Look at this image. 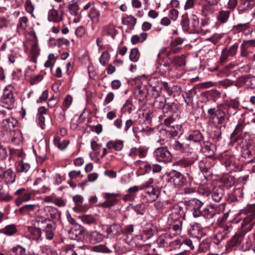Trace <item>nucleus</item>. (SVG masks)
<instances>
[{"label": "nucleus", "mask_w": 255, "mask_h": 255, "mask_svg": "<svg viewBox=\"0 0 255 255\" xmlns=\"http://www.w3.org/2000/svg\"><path fill=\"white\" fill-rule=\"evenodd\" d=\"M167 208L171 211L167 219L168 230L174 235H178L182 228L183 208L178 205H169Z\"/></svg>", "instance_id": "f257e3e1"}, {"label": "nucleus", "mask_w": 255, "mask_h": 255, "mask_svg": "<svg viewBox=\"0 0 255 255\" xmlns=\"http://www.w3.org/2000/svg\"><path fill=\"white\" fill-rule=\"evenodd\" d=\"M34 225L41 227L42 231L45 233L46 239L51 240L53 238L56 228L54 222L43 216H37L34 220Z\"/></svg>", "instance_id": "f03ea898"}, {"label": "nucleus", "mask_w": 255, "mask_h": 255, "mask_svg": "<svg viewBox=\"0 0 255 255\" xmlns=\"http://www.w3.org/2000/svg\"><path fill=\"white\" fill-rule=\"evenodd\" d=\"M241 214L245 216L241 224L242 228H244L245 232H248L252 229L255 224V203L248 205L241 211Z\"/></svg>", "instance_id": "7ed1b4c3"}, {"label": "nucleus", "mask_w": 255, "mask_h": 255, "mask_svg": "<svg viewBox=\"0 0 255 255\" xmlns=\"http://www.w3.org/2000/svg\"><path fill=\"white\" fill-rule=\"evenodd\" d=\"M15 98L14 96L13 87L11 85L6 86L0 99V105L7 109H12L15 105Z\"/></svg>", "instance_id": "20e7f679"}, {"label": "nucleus", "mask_w": 255, "mask_h": 255, "mask_svg": "<svg viewBox=\"0 0 255 255\" xmlns=\"http://www.w3.org/2000/svg\"><path fill=\"white\" fill-rule=\"evenodd\" d=\"M207 113L210 115V122L214 125L222 124L225 120L226 114L221 106H218L217 108H210Z\"/></svg>", "instance_id": "39448f33"}, {"label": "nucleus", "mask_w": 255, "mask_h": 255, "mask_svg": "<svg viewBox=\"0 0 255 255\" xmlns=\"http://www.w3.org/2000/svg\"><path fill=\"white\" fill-rule=\"evenodd\" d=\"M17 124V121L11 117L4 119L2 123V127L4 130L9 132H14L17 135L16 137L12 138V142H14L16 138H18L19 140H20L21 133L18 130L15 129Z\"/></svg>", "instance_id": "423d86ee"}, {"label": "nucleus", "mask_w": 255, "mask_h": 255, "mask_svg": "<svg viewBox=\"0 0 255 255\" xmlns=\"http://www.w3.org/2000/svg\"><path fill=\"white\" fill-rule=\"evenodd\" d=\"M173 233L168 230L165 234L161 235L155 241L154 245H157L159 247H167L169 246H175L174 240L173 237L177 235H174Z\"/></svg>", "instance_id": "0eeeda50"}, {"label": "nucleus", "mask_w": 255, "mask_h": 255, "mask_svg": "<svg viewBox=\"0 0 255 255\" xmlns=\"http://www.w3.org/2000/svg\"><path fill=\"white\" fill-rule=\"evenodd\" d=\"M40 211V206L38 204H27L18 209L16 212L18 215H28L30 217L39 216L38 213Z\"/></svg>", "instance_id": "6e6552de"}, {"label": "nucleus", "mask_w": 255, "mask_h": 255, "mask_svg": "<svg viewBox=\"0 0 255 255\" xmlns=\"http://www.w3.org/2000/svg\"><path fill=\"white\" fill-rule=\"evenodd\" d=\"M248 232H245L244 228L241 226V231L239 233L235 234L226 243V247L228 251L233 250L234 248L239 246L243 240V237Z\"/></svg>", "instance_id": "1a4fd4ad"}, {"label": "nucleus", "mask_w": 255, "mask_h": 255, "mask_svg": "<svg viewBox=\"0 0 255 255\" xmlns=\"http://www.w3.org/2000/svg\"><path fill=\"white\" fill-rule=\"evenodd\" d=\"M156 159L159 162H170L172 160L171 153L166 147L157 148L153 152Z\"/></svg>", "instance_id": "9d476101"}, {"label": "nucleus", "mask_w": 255, "mask_h": 255, "mask_svg": "<svg viewBox=\"0 0 255 255\" xmlns=\"http://www.w3.org/2000/svg\"><path fill=\"white\" fill-rule=\"evenodd\" d=\"M232 230V226L231 225L220 227L214 236L213 242L217 245L219 244L223 240L228 237V235Z\"/></svg>", "instance_id": "9b49d317"}, {"label": "nucleus", "mask_w": 255, "mask_h": 255, "mask_svg": "<svg viewBox=\"0 0 255 255\" xmlns=\"http://www.w3.org/2000/svg\"><path fill=\"white\" fill-rule=\"evenodd\" d=\"M198 159V156L196 154H193L192 156L189 157L183 158L180 159L174 162L173 164L174 166H178L180 168H191V166L193 164V163L197 160Z\"/></svg>", "instance_id": "f8f14e48"}, {"label": "nucleus", "mask_w": 255, "mask_h": 255, "mask_svg": "<svg viewBox=\"0 0 255 255\" xmlns=\"http://www.w3.org/2000/svg\"><path fill=\"white\" fill-rule=\"evenodd\" d=\"M170 181L176 187H181L185 185L186 179L179 172L173 171L170 173Z\"/></svg>", "instance_id": "ddd939ff"}, {"label": "nucleus", "mask_w": 255, "mask_h": 255, "mask_svg": "<svg viewBox=\"0 0 255 255\" xmlns=\"http://www.w3.org/2000/svg\"><path fill=\"white\" fill-rule=\"evenodd\" d=\"M160 194V191L157 188L149 187L145 191L143 200L147 203L153 202L157 199Z\"/></svg>", "instance_id": "4468645a"}, {"label": "nucleus", "mask_w": 255, "mask_h": 255, "mask_svg": "<svg viewBox=\"0 0 255 255\" xmlns=\"http://www.w3.org/2000/svg\"><path fill=\"white\" fill-rule=\"evenodd\" d=\"M133 231V226L128 225L125 227L124 232L125 234L126 235V238H125V240L126 243L129 246H134L136 245V244L135 243V241L136 239H138V238H141L140 236H138V235H136L133 237V235H132Z\"/></svg>", "instance_id": "2eb2a0df"}, {"label": "nucleus", "mask_w": 255, "mask_h": 255, "mask_svg": "<svg viewBox=\"0 0 255 255\" xmlns=\"http://www.w3.org/2000/svg\"><path fill=\"white\" fill-rule=\"evenodd\" d=\"M220 212V210L217 206L210 204L208 208L201 211V215L203 216L206 219H211L219 214Z\"/></svg>", "instance_id": "dca6fc26"}, {"label": "nucleus", "mask_w": 255, "mask_h": 255, "mask_svg": "<svg viewBox=\"0 0 255 255\" xmlns=\"http://www.w3.org/2000/svg\"><path fill=\"white\" fill-rule=\"evenodd\" d=\"M120 195L119 193H106L104 196L105 201L101 204L102 206L108 208L115 205L118 202L117 198Z\"/></svg>", "instance_id": "f3484780"}, {"label": "nucleus", "mask_w": 255, "mask_h": 255, "mask_svg": "<svg viewBox=\"0 0 255 255\" xmlns=\"http://www.w3.org/2000/svg\"><path fill=\"white\" fill-rule=\"evenodd\" d=\"M174 242L175 246L179 245V248L184 250L186 252L193 250L194 248L193 242L190 239H185L182 241L175 239L174 240Z\"/></svg>", "instance_id": "a211bd4d"}, {"label": "nucleus", "mask_w": 255, "mask_h": 255, "mask_svg": "<svg viewBox=\"0 0 255 255\" xmlns=\"http://www.w3.org/2000/svg\"><path fill=\"white\" fill-rule=\"evenodd\" d=\"M43 212L45 214V218L49 220L59 218L60 217L61 213L57 208L52 206H45L43 208Z\"/></svg>", "instance_id": "6ab92c4d"}, {"label": "nucleus", "mask_w": 255, "mask_h": 255, "mask_svg": "<svg viewBox=\"0 0 255 255\" xmlns=\"http://www.w3.org/2000/svg\"><path fill=\"white\" fill-rule=\"evenodd\" d=\"M33 226H29L27 228L30 238L32 240H36L37 242L42 240V230L41 227L34 225V220H33Z\"/></svg>", "instance_id": "aec40b11"}, {"label": "nucleus", "mask_w": 255, "mask_h": 255, "mask_svg": "<svg viewBox=\"0 0 255 255\" xmlns=\"http://www.w3.org/2000/svg\"><path fill=\"white\" fill-rule=\"evenodd\" d=\"M13 199V196L9 193L8 187L0 184V202L7 203Z\"/></svg>", "instance_id": "412c9836"}, {"label": "nucleus", "mask_w": 255, "mask_h": 255, "mask_svg": "<svg viewBox=\"0 0 255 255\" xmlns=\"http://www.w3.org/2000/svg\"><path fill=\"white\" fill-rule=\"evenodd\" d=\"M2 173L3 180H4L6 184L9 183H13L16 178V174L13 170L9 168H6V167H2Z\"/></svg>", "instance_id": "4be33fe9"}, {"label": "nucleus", "mask_w": 255, "mask_h": 255, "mask_svg": "<svg viewBox=\"0 0 255 255\" xmlns=\"http://www.w3.org/2000/svg\"><path fill=\"white\" fill-rule=\"evenodd\" d=\"M84 232L80 226H75L68 231L69 238L71 240H81L83 237Z\"/></svg>", "instance_id": "5701e85b"}, {"label": "nucleus", "mask_w": 255, "mask_h": 255, "mask_svg": "<svg viewBox=\"0 0 255 255\" xmlns=\"http://www.w3.org/2000/svg\"><path fill=\"white\" fill-rule=\"evenodd\" d=\"M203 203L197 199H193L190 201V206L194 210L193 215L195 217H198L201 215V211L200 209Z\"/></svg>", "instance_id": "b1692460"}, {"label": "nucleus", "mask_w": 255, "mask_h": 255, "mask_svg": "<svg viewBox=\"0 0 255 255\" xmlns=\"http://www.w3.org/2000/svg\"><path fill=\"white\" fill-rule=\"evenodd\" d=\"M156 228L153 225H147L145 228L143 230L142 234L138 235L145 240L151 238L156 233Z\"/></svg>", "instance_id": "393cba45"}, {"label": "nucleus", "mask_w": 255, "mask_h": 255, "mask_svg": "<svg viewBox=\"0 0 255 255\" xmlns=\"http://www.w3.org/2000/svg\"><path fill=\"white\" fill-rule=\"evenodd\" d=\"M224 195V191L223 188L218 186L215 187L211 191L210 196L213 201L219 202L222 199Z\"/></svg>", "instance_id": "a878e982"}, {"label": "nucleus", "mask_w": 255, "mask_h": 255, "mask_svg": "<svg viewBox=\"0 0 255 255\" xmlns=\"http://www.w3.org/2000/svg\"><path fill=\"white\" fill-rule=\"evenodd\" d=\"M255 5L254 0H241L238 10L240 12H243L252 9Z\"/></svg>", "instance_id": "bb28decb"}, {"label": "nucleus", "mask_w": 255, "mask_h": 255, "mask_svg": "<svg viewBox=\"0 0 255 255\" xmlns=\"http://www.w3.org/2000/svg\"><path fill=\"white\" fill-rule=\"evenodd\" d=\"M189 20L191 31L198 33H202V29L200 28L199 20L197 16L192 14Z\"/></svg>", "instance_id": "cd10ccee"}, {"label": "nucleus", "mask_w": 255, "mask_h": 255, "mask_svg": "<svg viewBox=\"0 0 255 255\" xmlns=\"http://www.w3.org/2000/svg\"><path fill=\"white\" fill-rule=\"evenodd\" d=\"M48 19L53 22H59L63 20V14L59 13L55 9H52L48 12Z\"/></svg>", "instance_id": "c85d7f7f"}, {"label": "nucleus", "mask_w": 255, "mask_h": 255, "mask_svg": "<svg viewBox=\"0 0 255 255\" xmlns=\"http://www.w3.org/2000/svg\"><path fill=\"white\" fill-rule=\"evenodd\" d=\"M117 31L115 26L113 24H109L103 28V35L110 36L113 39H114Z\"/></svg>", "instance_id": "c756f323"}, {"label": "nucleus", "mask_w": 255, "mask_h": 255, "mask_svg": "<svg viewBox=\"0 0 255 255\" xmlns=\"http://www.w3.org/2000/svg\"><path fill=\"white\" fill-rule=\"evenodd\" d=\"M170 63L165 61L164 63H159L156 68V71L161 76H165L168 71L170 70Z\"/></svg>", "instance_id": "7c9ffc66"}, {"label": "nucleus", "mask_w": 255, "mask_h": 255, "mask_svg": "<svg viewBox=\"0 0 255 255\" xmlns=\"http://www.w3.org/2000/svg\"><path fill=\"white\" fill-rule=\"evenodd\" d=\"M166 100L164 98H158L154 101V106L159 109H163V112H167L170 108V105L165 103Z\"/></svg>", "instance_id": "2f4dec72"}, {"label": "nucleus", "mask_w": 255, "mask_h": 255, "mask_svg": "<svg viewBox=\"0 0 255 255\" xmlns=\"http://www.w3.org/2000/svg\"><path fill=\"white\" fill-rule=\"evenodd\" d=\"M123 24L133 28L137 22V19L132 15H128L122 18Z\"/></svg>", "instance_id": "473e14b6"}, {"label": "nucleus", "mask_w": 255, "mask_h": 255, "mask_svg": "<svg viewBox=\"0 0 255 255\" xmlns=\"http://www.w3.org/2000/svg\"><path fill=\"white\" fill-rule=\"evenodd\" d=\"M123 142L120 140H111L107 143V147L108 148H114L117 151H121L123 149Z\"/></svg>", "instance_id": "72a5a7b5"}, {"label": "nucleus", "mask_w": 255, "mask_h": 255, "mask_svg": "<svg viewBox=\"0 0 255 255\" xmlns=\"http://www.w3.org/2000/svg\"><path fill=\"white\" fill-rule=\"evenodd\" d=\"M242 196V190L240 188H237L229 194L228 201L230 203L236 202L239 200L240 197Z\"/></svg>", "instance_id": "f704fd0d"}, {"label": "nucleus", "mask_w": 255, "mask_h": 255, "mask_svg": "<svg viewBox=\"0 0 255 255\" xmlns=\"http://www.w3.org/2000/svg\"><path fill=\"white\" fill-rule=\"evenodd\" d=\"M8 255H25V249L20 245L12 247L8 251Z\"/></svg>", "instance_id": "c9c22d12"}, {"label": "nucleus", "mask_w": 255, "mask_h": 255, "mask_svg": "<svg viewBox=\"0 0 255 255\" xmlns=\"http://www.w3.org/2000/svg\"><path fill=\"white\" fill-rule=\"evenodd\" d=\"M203 138V135L199 130H195L191 131L188 137V139L194 142H200Z\"/></svg>", "instance_id": "e433bc0d"}, {"label": "nucleus", "mask_w": 255, "mask_h": 255, "mask_svg": "<svg viewBox=\"0 0 255 255\" xmlns=\"http://www.w3.org/2000/svg\"><path fill=\"white\" fill-rule=\"evenodd\" d=\"M244 128V125L242 124H239L236 127L233 132L231 135V138L235 141H237L241 136L242 130Z\"/></svg>", "instance_id": "4c0bfd02"}, {"label": "nucleus", "mask_w": 255, "mask_h": 255, "mask_svg": "<svg viewBox=\"0 0 255 255\" xmlns=\"http://www.w3.org/2000/svg\"><path fill=\"white\" fill-rule=\"evenodd\" d=\"M104 236L100 233L95 231L91 233L90 240L91 243L95 244L102 241Z\"/></svg>", "instance_id": "58836bf2"}, {"label": "nucleus", "mask_w": 255, "mask_h": 255, "mask_svg": "<svg viewBox=\"0 0 255 255\" xmlns=\"http://www.w3.org/2000/svg\"><path fill=\"white\" fill-rule=\"evenodd\" d=\"M88 15L93 23L97 24L100 22V13L96 8H91Z\"/></svg>", "instance_id": "ea45409f"}, {"label": "nucleus", "mask_w": 255, "mask_h": 255, "mask_svg": "<svg viewBox=\"0 0 255 255\" xmlns=\"http://www.w3.org/2000/svg\"><path fill=\"white\" fill-rule=\"evenodd\" d=\"M147 34L142 32L139 35H133L131 38V42L133 44H136L138 42H143L147 38Z\"/></svg>", "instance_id": "a19ab883"}, {"label": "nucleus", "mask_w": 255, "mask_h": 255, "mask_svg": "<svg viewBox=\"0 0 255 255\" xmlns=\"http://www.w3.org/2000/svg\"><path fill=\"white\" fill-rule=\"evenodd\" d=\"M213 4H210L209 2H206L202 5L201 9V14L204 16H207L214 11Z\"/></svg>", "instance_id": "79ce46f5"}, {"label": "nucleus", "mask_w": 255, "mask_h": 255, "mask_svg": "<svg viewBox=\"0 0 255 255\" xmlns=\"http://www.w3.org/2000/svg\"><path fill=\"white\" fill-rule=\"evenodd\" d=\"M231 13L230 10H221L218 15V20L221 23H226L229 19Z\"/></svg>", "instance_id": "37998d69"}, {"label": "nucleus", "mask_w": 255, "mask_h": 255, "mask_svg": "<svg viewBox=\"0 0 255 255\" xmlns=\"http://www.w3.org/2000/svg\"><path fill=\"white\" fill-rule=\"evenodd\" d=\"M138 249L140 253H142L143 252L150 253L151 252H154L155 250L154 244L150 245L149 244H143V243Z\"/></svg>", "instance_id": "c03bdc74"}, {"label": "nucleus", "mask_w": 255, "mask_h": 255, "mask_svg": "<svg viewBox=\"0 0 255 255\" xmlns=\"http://www.w3.org/2000/svg\"><path fill=\"white\" fill-rule=\"evenodd\" d=\"M171 63L176 66H182L185 65V59L184 55L174 57L171 60Z\"/></svg>", "instance_id": "a18cd8bd"}, {"label": "nucleus", "mask_w": 255, "mask_h": 255, "mask_svg": "<svg viewBox=\"0 0 255 255\" xmlns=\"http://www.w3.org/2000/svg\"><path fill=\"white\" fill-rule=\"evenodd\" d=\"M140 57V52L137 48L131 49L129 53V59L133 62H136Z\"/></svg>", "instance_id": "49530a36"}, {"label": "nucleus", "mask_w": 255, "mask_h": 255, "mask_svg": "<svg viewBox=\"0 0 255 255\" xmlns=\"http://www.w3.org/2000/svg\"><path fill=\"white\" fill-rule=\"evenodd\" d=\"M81 221L85 224L88 225L94 224L96 223V219L94 217L91 215H84L79 216Z\"/></svg>", "instance_id": "de8ad7c7"}, {"label": "nucleus", "mask_w": 255, "mask_h": 255, "mask_svg": "<svg viewBox=\"0 0 255 255\" xmlns=\"http://www.w3.org/2000/svg\"><path fill=\"white\" fill-rule=\"evenodd\" d=\"M30 168L29 164L24 162L23 160H21L17 165V170L19 172H27Z\"/></svg>", "instance_id": "09e8293b"}, {"label": "nucleus", "mask_w": 255, "mask_h": 255, "mask_svg": "<svg viewBox=\"0 0 255 255\" xmlns=\"http://www.w3.org/2000/svg\"><path fill=\"white\" fill-rule=\"evenodd\" d=\"M140 189V186H134L129 188L128 189V194H127L125 197V200H128L130 198H132L134 195L136 194L139 190Z\"/></svg>", "instance_id": "8fccbe9b"}, {"label": "nucleus", "mask_w": 255, "mask_h": 255, "mask_svg": "<svg viewBox=\"0 0 255 255\" xmlns=\"http://www.w3.org/2000/svg\"><path fill=\"white\" fill-rule=\"evenodd\" d=\"M17 232L16 226L14 225H9L6 226L3 229V233L8 236H12Z\"/></svg>", "instance_id": "3c124183"}, {"label": "nucleus", "mask_w": 255, "mask_h": 255, "mask_svg": "<svg viewBox=\"0 0 255 255\" xmlns=\"http://www.w3.org/2000/svg\"><path fill=\"white\" fill-rule=\"evenodd\" d=\"M53 142L55 146H56L60 150L65 149L69 144L68 140H64L62 141H60V140L58 138L56 137L54 138Z\"/></svg>", "instance_id": "603ef678"}, {"label": "nucleus", "mask_w": 255, "mask_h": 255, "mask_svg": "<svg viewBox=\"0 0 255 255\" xmlns=\"http://www.w3.org/2000/svg\"><path fill=\"white\" fill-rule=\"evenodd\" d=\"M181 25L185 31H191L190 20L187 16H184L181 21Z\"/></svg>", "instance_id": "864d4df0"}, {"label": "nucleus", "mask_w": 255, "mask_h": 255, "mask_svg": "<svg viewBox=\"0 0 255 255\" xmlns=\"http://www.w3.org/2000/svg\"><path fill=\"white\" fill-rule=\"evenodd\" d=\"M92 251L94 252L101 253H109L111 252L110 249L102 245H100L94 247L92 248Z\"/></svg>", "instance_id": "5fc2aeb1"}, {"label": "nucleus", "mask_w": 255, "mask_h": 255, "mask_svg": "<svg viewBox=\"0 0 255 255\" xmlns=\"http://www.w3.org/2000/svg\"><path fill=\"white\" fill-rule=\"evenodd\" d=\"M73 101L71 96L68 95L63 100L62 104V109L64 111H66L71 106Z\"/></svg>", "instance_id": "6e6d98bb"}, {"label": "nucleus", "mask_w": 255, "mask_h": 255, "mask_svg": "<svg viewBox=\"0 0 255 255\" xmlns=\"http://www.w3.org/2000/svg\"><path fill=\"white\" fill-rule=\"evenodd\" d=\"M235 179L233 176H229L224 177L223 179V181L226 186L231 187L234 185L235 183Z\"/></svg>", "instance_id": "4d7b16f0"}, {"label": "nucleus", "mask_w": 255, "mask_h": 255, "mask_svg": "<svg viewBox=\"0 0 255 255\" xmlns=\"http://www.w3.org/2000/svg\"><path fill=\"white\" fill-rule=\"evenodd\" d=\"M110 58V56L109 53L107 51H104L100 57V62L102 65L104 66L109 62Z\"/></svg>", "instance_id": "13d9d810"}, {"label": "nucleus", "mask_w": 255, "mask_h": 255, "mask_svg": "<svg viewBox=\"0 0 255 255\" xmlns=\"http://www.w3.org/2000/svg\"><path fill=\"white\" fill-rule=\"evenodd\" d=\"M109 230L113 235L116 236H119L122 232L121 227L117 225H113L111 226Z\"/></svg>", "instance_id": "bf43d9fd"}, {"label": "nucleus", "mask_w": 255, "mask_h": 255, "mask_svg": "<svg viewBox=\"0 0 255 255\" xmlns=\"http://www.w3.org/2000/svg\"><path fill=\"white\" fill-rule=\"evenodd\" d=\"M28 18L26 16H22L19 19V23L17 27L22 29H25L27 26Z\"/></svg>", "instance_id": "052dcab7"}, {"label": "nucleus", "mask_w": 255, "mask_h": 255, "mask_svg": "<svg viewBox=\"0 0 255 255\" xmlns=\"http://www.w3.org/2000/svg\"><path fill=\"white\" fill-rule=\"evenodd\" d=\"M165 54L166 57L169 60L171 59L170 56L174 54L173 52H171V49L170 48L169 50H167L166 48H162L158 54V57L159 58L162 54Z\"/></svg>", "instance_id": "680f3d73"}, {"label": "nucleus", "mask_w": 255, "mask_h": 255, "mask_svg": "<svg viewBox=\"0 0 255 255\" xmlns=\"http://www.w3.org/2000/svg\"><path fill=\"white\" fill-rule=\"evenodd\" d=\"M229 217V213L226 212L223 214L221 216L219 217L217 220V224L220 227H225L224 224L226 223Z\"/></svg>", "instance_id": "e2e57ef3"}, {"label": "nucleus", "mask_w": 255, "mask_h": 255, "mask_svg": "<svg viewBox=\"0 0 255 255\" xmlns=\"http://www.w3.org/2000/svg\"><path fill=\"white\" fill-rule=\"evenodd\" d=\"M238 49V44L236 43L230 46L229 48H227V50L228 52V53H229V55L231 57H233L236 54Z\"/></svg>", "instance_id": "0e129e2a"}, {"label": "nucleus", "mask_w": 255, "mask_h": 255, "mask_svg": "<svg viewBox=\"0 0 255 255\" xmlns=\"http://www.w3.org/2000/svg\"><path fill=\"white\" fill-rule=\"evenodd\" d=\"M179 11L175 8H172L169 11L168 15L169 18L173 20H176L178 17Z\"/></svg>", "instance_id": "69168bd1"}, {"label": "nucleus", "mask_w": 255, "mask_h": 255, "mask_svg": "<svg viewBox=\"0 0 255 255\" xmlns=\"http://www.w3.org/2000/svg\"><path fill=\"white\" fill-rule=\"evenodd\" d=\"M249 28V23L239 24L236 26H234V29L236 31H245L246 30H248V29Z\"/></svg>", "instance_id": "338daca9"}, {"label": "nucleus", "mask_w": 255, "mask_h": 255, "mask_svg": "<svg viewBox=\"0 0 255 255\" xmlns=\"http://www.w3.org/2000/svg\"><path fill=\"white\" fill-rule=\"evenodd\" d=\"M69 9L71 14L77 15L78 14V5L76 3L71 4L69 6Z\"/></svg>", "instance_id": "774afa93"}]
</instances>
